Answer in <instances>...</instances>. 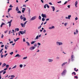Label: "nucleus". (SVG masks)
<instances>
[{"label": "nucleus", "mask_w": 79, "mask_h": 79, "mask_svg": "<svg viewBox=\"0 0 79 79\" xmlns=\"http://www.w3.org/2000/svg\"><path fill=\"white\" fill-rule=\"evenodd\" d=\"M4 72V70H1V71H0V76H2V73H3Z\"/></svg>", "instance_id": "obj_7"}, {"label": "nucleus", "mask_w": 79, "mask_h": 79, "mask_svg": "<svg viewBox=\"0 0 79 79\" xmlns=\"http://www.w3.org/2000/svg\"><path fill=\"white\" fill-rule=\"evenodd\" d=\"M34 47H37V44H34Z\"/></svg>", "instance_id": "obj_31"}, {"label": "nucleus", "mask_w": 79, "mask_h": 79, "mask_svg": "<svg viewBox=\"0 0 79 79\" xmlns=\"http://www.w3.org/2000/svg\"><path fill=\"white\" fill-rule=\"evenodd\" d=\"M53 28H55V27L52 26V27H49V29H53Z\"/></svg>", "instance_id": "obj_10"}, {"label": "nucleus", "mask_w": 79, "mask_h": 79, "mask_svg": "<svg viewBox=\"0 0 79 79\" xmlns=\"http://www.w3.org/2000/svg\"><path fill=\"white\" fill-rule=\"evenodd\" d=\"M12 20H10V21H9L8 23H7V24H10L11 23H12Z\"/></svg>", "instance_id": "obj_15"}, {"label": "nucleus", "mask_w": 79, "mask_h": 79, "mask_svg": "<svg viewBox=\"0 0 79 79\" xmlns=\"http://www.w3.org/2000/svg\"><path fill=\"white\" fill-rule=\"evenodd\" d=\"M15 10L17 11H18L19 10V8H18V7H17L16 8Z\"/></svg>", "instance_id": "obj_11"}, {"label": "nucleus", "mask_w": 79, "mask_h": 79, "mask_svg": "<svg viewBox=\"0 0 79 79\" xmlns=\"http://www.w3.org/2000/svg\"><path fill=\"white\" fill-rule=\"evenodd\" d=\"M23 42H26V40H25V39L24 38L23 40Z\"/></svg>", "instance_id": "obj_56"}, {"label": "nucleus", "mask_w": 79, "mask_h": 79, "mask_svg": "<svg viewBox=\"0 0 79 79\" xmlns=\"http://www.w3.org/2000/svg\"><path fill=\"white\" fill-rule=\"evenodd\" d=\"M42 21H45V19H44V18H42Z\"/></svg>", "instance_id": "obj_46"}, {"label": "nucleus", "mask_w": 79, "mask_h": 79, "mask_svg": "<svg viewBox=\"0 0 79 79\" xmlns=\"http://www.w3.org/2000/svg\"><path fill=\"white\" fill-rule=\"evenodd\" d=\"M7 55H8V54H7V53H6V54H5V55H4V57H6V56H7Z\"/></svg>", "instance_id": "obj_41"}, {"label": "nucleus", "mask_w": 79, "mask_h": 79, "mask_svg": "<svg viewBox=\"0 0 79 79\" xmlns=\"http://www.w3.org/2000/svg\"><path fill=\"white\" fill-rule=\"evenodd\" d=\"M64 25L65 26H66V25H67V23H65L64 24Z\"/></svg>", "instance_id": "obj_58"}, {"label": "nucleus", "mask_w": 79, "mask_h": 79, "mask_svg": "<svg viewBox=\"0 0 79 79\" xmlns=\"http://www.w3.org/2000/svg\"><path fill=\"white\" fill-rule=\"evenodd\" d=\"M19 56H20L19 55V54H17L15 56V57H19Z\"/></svg>", "instance_id": "obj_12"}, {"label": "nucleus", "mask_w": 79, "mask_h": 79, "mask_svg": "<svg viewBox=\"0 0 79 79\" xmlns=\"http://www.w3.org/2000/svg\"><path fill=\"white\" fill-rule=\"evenodd\" d=\"M20 24H21V26L22 27H24V24H23V23H21Z\"/></svg>", "instance_id": "obj_16"}, {"label": "nucleus", "mask_w": 79, "mask_h": 79, "mask_svg": "<svg viewBox=\"0 0 79 79\" xmlns=\"http://www.w3.org/2000/svg\"><path fill=\"white\" fill-rule=\"evenodd\" d=\"M10 10H12V8H9L8 9V12H9L10 11Z\"/></svg>", "instance_id": "obj_22"}, {"label": "nucleus", "mask_w": 79, "mask_h": 79, "mask_svg": "<svg viewBox=\"0 0 79 79\" xmlns=\"http://www.w3.org/2000/svg\"><path fill=\"white\" fill-rule=\"evenodd\" d=\"M27 56L24 57L23 58V60H26V59H27Z\"/></svg>", "instance_id": "obj_25"}, {"label": "nucleus", "mask_w": 79, "mask_h": 79, "mask_svg": "<svg viewBox=\"0 0 79 79\" xmlns=\"http://www.w3.org/2000/svg\"><path fill=\"white\" fill-rule=\"evenodd\" d=\"M38 45H40L41 44L39 43H38Z\"/></svg>", "instance_id": "obj_59"}, {"label": "nucleus", "mask_w": 79, "mask_h": 79, "mask_svg": "<svg viewBox=\"0 0 79 79\" xmlns=\"http://www.w3.org/2000/svg\"><path fill=\"white\" fill-rule=\"evenodd\" d=\"M39 39V36H37L35 38V39Z\"/></svg>", "instance_id": "obj_40"}, {"label": "nucleus", "mask_w": 79, "mask_h": 79, "mask_svg": "<svg viewBox=\"0 0 79 79\" xmlns=\"http://www.w3.org/2000/svg\"><path fill=\"white\" fill-rule=\"evenodd\" d=\"M66 70H64L63 72L61 73L62 76H63V75H65L66 74Z\"/></svg>", "instance_id": "obj_1"}, {"label": "nucleus", "mask_w": 79, "mask_h": 79, "mask_svg": "<svg viewBox=\"0 0 79 79\" xmlns=\"http://www.w3.org/2000/svg\"><path fill=\"white\" fill-rule=\"evenodd\" d=\"M56 44L57 45H63V43L62 42H57Z\"/></svg>", "instance_id": "obj_3"}, {"label": "nucleus", "mask_w": 79, "mask_h": 79, "mask_svg": "<svg viewBox=\"0 0 79 79\" xmlns=\"http://www.w3.org/2000/svg\"><path fill=\"white\" fill-rule=\"evenodd\" d=\"M67 7H68V8H70V5H68L67 6Z\"/></svg>", "instance_id": "obj_62"}, {"label": "nucleus", "mask_w": 79, "mask_h": 79, "mask_svg": "<svg viewBox=\"0 0 79 79\" xmlns=\"http://www.w3.org/2000/svg\"><path fill=\"white\" fill-rule=\"evenodd\" d=\"M42 27V26L40 25V27H38V29H40V28Z\"/></svg>", "instance_id": "obj_42"}, {"label": "nucleus", "mask_w": 79, "mask_h": 79, "mask_svg": "<svg viewBox=\"0 0 79 79\" xmlns=\"http://www.w3.org/2000/svg\"><path fill=\"white\" fill-rule=\"evenodd\" d=\"M78 30H77V29L76 30V32H77V33H78Z\"/></svg>", "instance_id": "obj_43"}, {"label": "nucleus", "mask_w": 79, "mask_h": 79, "mask_svg": "<svg viewBox=\"0 0 79 79\" xmlns=\"http://www.w3.org/2000/svg\"><path fill=\"white\" fill-rule=\"evenodd\" d=\"M6 71H5L3 73V74H5L6 73Z\"/></svg>", "instance_id": "obj_47"}, {"label": "nucleus", "mask_w": 79, "mask_h": 79, "mask_svg": "<svg viewBox=\"0 0 79 79\" xmlns=\"http://www.w3.org/2000/svg\"><path fill=\"white\" fill-rule=\"evenodd\" d=\"M26 43L27 44L28 46H30V44L29 43V42H26Z\"/></svg>", "instance_id": "obj_17"}, {"label": "nucleus", "mask_w": 79, "mask_h": 79, "mask_svg": "<svg viewBox=\"0 0 79 79\" xmlns=\"http://www.w3.org/2000/svg\"><path fill=\"white\" fill-rule=\"evenodd\" d=\"M22 10H23V11H25V10H26V8H22Z\"/></svg>", "instance_id": "obj_48"}, {"label": "nucleus", "mask_w": 79, "mask_h": 79, "mask_svg": "<svg viewBox=\"0 0 79 79\" xmlns=\"http://www.w3.org/2000/svg\"><path fill=\"white\" fill-rule=\"evenodd\" d=\"M27 21H26L24 23V27H25V25H26V23H27Z\"/></svg>", "instance_id": "obj_24"}, {"label": "nucleus", "mask_w": 79, "mask_h": 79, "mask_svg": "<svg viewBox=\"0 0 79 79\" xmlns=\"http://www.w3.org/2000/svg\"><path fill=\"white\" fill-rule=\"evenodd\" d=\"M3 35L2 34V36H1V38L2 39H3Z\"/></svg>", "instance_id": "obj_57"}, {"label": "nucleus", "mask_w": 79, "mask_h": 79, "mask_svg": "<svg viewBox=\"0 0 79 79\" xmlns=\"http://www.w3.org/2000/svg\"><path fill=\"white\" fill-rule=\"evenodd\" d=\"M23 21H26V18L25 17L23 18Z\"/></svg>", "instance_id": "obj_35"}, {"label": "nucleus", "mask_w": 79, "mask_h": 79, "mask_svg": "<svg viewBox=\"0 0 79 79\" xmlns=\"http://www.w3.org/2000/svg\"><path fill=\"white\" fill-rule=\"evenodd\" d=\"M35 47L34 46H32L30 48V50H33L35 48Z\"/></svg>", "instance_id": "obj_4"}, {"label": "nucleus", "mask_w": 79, "mask_h": 79, "mask_svg": "<svg viewBox=\"0 0 79 79\" xmlns=\"http://www.w3.org/2000/svg\"><path fill=\"white\" fill-rule=\"evenodd\" d=\"M11 26V23H9V27H10Z\"/></svg>", "instance_id": "obj_54"}, {"label": "nucleus", "mask_w": 79, "mask_h": 79, "mask_svg": "<svg viewBox=\"0 0 79 79\" xmlns=\"http://www.w3.org/2000/svg\"><path fill=\"white\" fill-rule=\"evenodd\" d=\"M36 41H32V42H31V44H34L35 43V42Z\"/></svg>", "instance_id": "obj_23"}, {"label": "nucleus", "mask_w": 79, "mask_h": 79, "mask_svg": "<svg viewBox=\"0 0 79 79\" xmlns=\"http://www.w3.org/2000/svg\"><path fill=\"white\" fill-rule=\"evenodd\" d=\"M9 54H10V55H12L13 54V52H10Z\"/></svg>", "instance_id": "obj_32"}, {"label": "nucleus", "mask_w": 79, "mask_h": 79, "mask_svg": "<svg viewBox=\"0 0 79 79\" xmlns=\"http://www.w3.org/2000/svg\"><path fill=\"white\" fill-rule=\"evenodd\" d=\"M51 8L52 9L53 11H55V7L52 6Z\"/></svg>", "instance_id": "obj_9"}, {"label": "nucleus", "mask_w": 79, "mask_h": 79, "mask_svg": "<svg viewBox=\"0 0 79 79\" xmlns=\"http://www.w3.org/2000/svg\"><path fill=\"white\" fill-rule=\"evenodd\" d=\"M46 32V30H44L43 31V32L45 33Z\"/></svg>", "instance_id": "obj_63"}, {"label": "nucleus", "mask_w": 79, "mask_h": 79, "mask_svg": "<svg viewBox=\"0 0 79 79\" xmlns=\"http://www.w3.org/2000/svg\"><path fill=\"white\" fill-rule=\"evenodd\" d=\"M76 68H75L74 69V71H75L76 72H77V71H78V69H77L76 70Z\"/></svg>", "instance_id": "obj_27"}, {"label": "nucleus", "mask_w": 79, "mask_h": 79, "mask_svg": "<svg viewBox=\"0 0 79 79\" xmlns=\"http://www.w3.org/2000/svg\"><path fill=\"white\" fill-rule=\"evenodd\" d=\"M19 66L20 68H23V65L21 64Z\"/></svg>", "instance_id": "obj_38"}, {"label": "nucleus", "mask_w": 79, "mask_h": 79, "mask_svg": "<svg viewBox=\"0 0 79 79\" xmlns=\"http://www.w3.org/2000/svg\"><path fill=\"white\" fill-rule=\"evenodd\" d=\"M49 62H52V61H53V60L52 59H49L48 60Z\"/></svg>", "instance_id": "obj_21"}, {"label": "nucleus", "mask_w": 79, "mask_h": 79, "mask_svg": "<svg viewBox=\"0 0 79 79\" xmlns=\"http://www.w3.org/2000/svg\"><path fill=\"white\" fill-rule=\"evenodd\" d=\"M7 68H5V69H4V71H5V70H7Z\"/></svg>", "instance_id": "obj_61"}, {"label": "nucleus", "mask_w": 79, "mask_h": 79, "mask_svg": "<svg viewBox=\"0 0 79 79\" xmlns=\"http://www.w3.org/2000/svg\"><path fill=\"white\" fill-rule=\"evenodd\" d=\"M77 3H78V2H77V1H76L75 3V5L77 8Z\"/></svg>", "instance_id": "obj_6"}, {"label": "nucleus", "mask_w": 79, "mask_h": 79, "mask_svg": "<svg viewBox=\"0 0 79 79\" xmlns=\"http://www.w3.org/2000/svg\"><path fill=\"white\" fill-rule=\"evenodd\" d=\"M39 19H41V16H39Z\"/></svg>", "instance_id": "obj_44"}, {"label": "nucleus", "mask_w": 79, "mask_h": 79, "mask_svg": "<svg viewBox=\"0 0 79 79\" xmlns=\"http://www.w3.org/2000/svg\"><path fill=\"white\" fill-rule=\"evenodd\" d=\"M46 21H49V19H46Z\"/></svg>", "instance_id": "obj_64"}, {"label": "nucleus", "mask_w": 79, "mask_h": 79, "mask_svg": "<svg viewBox=\"0 0 79 79\" xmlns=\"http://www.w3.org/2000/svg\"><path fill=\"white\" fill-rule=\"evenodd\" d=\"M74 77L75 78H76V79H78V77H77V76H75V77Z\"/></svg>", "instance_id": "obj_50"}, {"label": "nucleus", "mask_w": 79, "mask_h": 79, "mask_svg": "<svg viewBox=\"0 0 79 79\" xmlns=\"http://www.w3.org/2000/svg\"><path fill=\"white\" fill-rule=\"evenodd\" d=\"M6 68L8 69V68L9 67V65H6Z\"/></svg>", "instance_id": "obj_26"}, {"label": "nucleus", "mask_w": 79, "mask_h": 79, "mask_svg": "<svg viewBox=\"0 0 79 79\" xmlns=\"http://www.w3.org/2000/svg\"><path fill=\"white\" fill-rule=\"evenodd\" d=\"M49 5H53V4H52V3H51V2H49Z\"/></svg>", "instance_id": "obj_51"}, {"label": "nucleus", "mask_w": 79, "mask_h": 79, "mask_svg": "<svg viewBox=\"0 0 79 79\" xmlns=\"http://www.w3.org/2000/svg\"><path fill=\"white\" fill-rule=\"evenodd\" d=\"M3 50V48H2V49H1L0 51V53H1L2 52V51Z\"/></svg>", "instance_id": "obj_33"}, {"label": "nucleus", "mask_w": 79, "mask_h": 79, "mask_svg": "<svg viewBox=\"0 0 79 79\" xmlns=\"http://www.w3.org/2000/svg\"><path fill=\"white\" fill-rule=\"evenodd\" d=\"M1 58H3V56H4L3 55H1Z\"/></svg>", "instance_id": "obj_45"}, {"label": "nucleus", "mask_w": 79, "mask_h": 79, "mask_svg": "<svg viewBox=\"0 0 79 79\" xmlns=\"http://www.w3.org/2000/svg\"><path fill=\"white\" fill-rule=\"evenodd\" d=\"M10 8H12V7H13V6H12V5L11 4H10L9 6Z\"/></svg>", "instance_id": "obj_36"}, {"label": "nucleus", "mask_w": 79, "mask_h": 79, "mask_svg": "<svg viewBox=\"0 0 79 79\" xmlns=\"http://www.w3.org/2000/svg\"><path fill=\"white\" fill-rule=\"evenodd\" d=\"M66 63H64L63 64H62V66H64V65L65 64H66Z\"/></svg>", "instance_id": "obj_39"}, {"label": "nucleus", "mask_w": 79, "mask_h": 79, "mask_svg": "<svg viewBox=\"0 0 79 79\" xmlns=\"http://www.w3.org/2000/svg\"><path fill=\"white\" fill-rule=\"evenodd\" d=\"M20 19H23V15H21L20 16Z\"/></svg>", "instance_id": "obj_28"}, {"label": "nucleus", "mask_w": 79, "mask_h": 79, "mask_svg": "<svg viewBox=\"0 0 79 79\" xmlns=\"http://www.w3.org/2000/svg\"><path fill=\"white\" fill-rule=\"evenodd\" d=\"M16 66H17L16 65H15L14 67L12 68V69H15V68H16Z\"/></svg>", "instance_id": "obj_29"}, {"label": "nucleus", "mask_w": 79, "mask_h": 79, "mask_svg": "<svg viewBox=\"0 0 79 79\" xmlns=\"http://www.w3.org/2000/svg\"><path fill=\"white\" fill-rule=\"evenodd\" d=\"M72 74H73L74 75H76V74L75 73V72H74L72 73Z\"/></svg>", "instance_id": "obj_30"}, {"label": "nucleus", "mask_w": 79, "mask_h": 79, "mask_svg": "<svg viewBox=\"0 0 79 79\" xmlns=\"http://www.w3.org/2000/svg\"><path fill=\"white\" fill-rule=\"evenodd\" d=\"M46 6H47V5H46V4H45V5L44 6V8H46Z\"/></svg>", "instance_id": "obj_60"}, {"label": "nucleus", "mask_w": 79, "mask_h": 79, "mask_svg": "<svg viewBox=\"0 0 79 79\" xmlns=\"http://www.w3.org/2000/svg\"><path fill=\"white\" fill-rule=\"evenodd\" d=\"M75 20H77L78 19V18L77 17H76V18H75Z\"/></svg>", "instance_id": "obj_52"}, {"label": "nucleus", "mask_w": 79, "mask_h": 79, "mask_svg": "<svg viewBox=\"0 0 79 79\" xmlns=\"http://www.w3.org/2000/svg\"><path fill=\"white\" fill-rule=\"evenodd\" d=\"M8 46L6 45L5 46V49L6 50H7L8 49Z\"/></svg>", "instance_id": "obj_8"}, {"label": "nucleus", "mask_w": 79, "mask_h": 79, "mask_svg": "<svg viewBox=\"0 0 79 79\" xmlns=\"http://www.w3.org/2000/svg\"><path fill=\"white\" fill-rule=\"evenodd\" d=\"M15 30L16 31H19V28H16L15 29Z\"/></svg>", "instance_id": "obj_19"}, {"label": "nucleus", "mask_w": 79, "mask_h": 79, "mask_svg": "<svg viewBox=\"0 0 79 79\" xmlns=\"http://www.w3.org/2000/svg\"><path fill=\"white\" fill-rule=\"evenodd\" d=\"M17 13H20V14L21 13V11L19 10V11H18V12H17Z\"/></svg>", "instance_id": "obj_37"}, {"label": "nucleus", "mask_w": 79, "mask_h": 79, "mask_svg": "<svg viewBox=\"0 0 79 79\" xmlns=\"http://www.w3.org/2000/svg\"><path fill=\"white\" fill-rule=\"evenodd\" d=\"M67 3V2L66 1L64 3V5H66Z\"/></svg>", "instance_id": "obj_55"}, {"label": "nucleus", "mask_w": 79, "mask_h": 79, "mask_svg": "<svg viewBox=\"0 0 79 79\" xmlns=\"http://www.w3.org/2000/svg\"><path fill=\"white\" fill-rule=\"evenodd\" d=\"M6 64H5V63H4L2 65V68H3V67L5 66H6Z\"/></svg>", "instance_id": "obj_14"}, {"label": "nucleus", "mask_w": 79, "mask_h": 79, "mask_svg": "<svg viewBox=\"0 0 79 79\" xmlns=\"http://www.w3.org/2000/svg\"><path fill=\"white\" fill-rule=\"evenodd\" d=\"M3 47H4V45H2L1 46V47L2 48H3Z\"/></svg>", "instance_id": "obj_53"}, {"label": "nucleus", "mask_w": 79, "mask_h": 79, "mask_svg": "<svg viewBox=\"0 0 79 79\" xmlns=\"http://www.w3.org/2000/svg\"><path fill=\"white\" fill-rule=\"evenodd\" d=\"M19 32L21 34H24V31H23L22 32V31H20Z\"/></svg>", "instance_id": "obj_18"}, {"label": "nucleus", "mask_w": 79, "mask_h": 79, "mask_svg": "<svg viewBox=\"0 0 79 79\" xmlns=\"http://www.w3.org/2000/svg\"><path fill=\"white\" fill-rule=\"evenodd\" d=\"M37 18L36 16H35L32 17L30 19V21H33V20H34V19H35Z\"/></svg>", "instance_id": "obj_2"}, {"label": "nucleus", "mask_w": 79, "mask_h": 79, "mask_svg": "<svg viewBox=\"0 0 79 79\" xmlns=\"http://www.w3.org/2000/svg\"><path fill=\"white\" fill-rule=\"evenodd\" d=\"M41 16H42V17H43V18H46V15L42 14H41Z\"/></svg>", "instance_id": "obj_5"}, {"label": "nucleus", "mask_w": 79, "mask_h": 79, "mask_svg": "<svg viewBox=\"0 0 79 79\" xmlns=\"http://www.w3.org/2000/svg\"><path fill=\"white\" fill-rule=\"evenodd\" d=\"M71 17V15H69L68 16V17L67 18V19H70V18Z\"/></svg>", "instance_id": "obj_13"}, {"label": "nucleus", "mask_w": 79, "mask_h": 79, "mask_svg": "<svg viewBox=\"0 0 79 79\" xmlns=\"http://www.w3.org/2000/svg\"><path fill=\"white\" fill-rule=\"evenodd\" d=\"M46 7L48 8H50V6H49L48 5V4H46Z\"/></svg>", "instance_id": "obj_34"}, {"label": "nucleus", "mask_w": 79, "mask_h": 79, "mask_svg": "<svg viewBox=\"0 0 79 79\" xmlns=\"http://www.w3.org/2000/svg\"><path fill=\"white\" fill-rule=\"evenodd\" d=\"M61 3V1L57 2V3Z\"/></svg>", "instance_id": "obj_49"}, {"label": "nucleus", "mask_w": 79, "mask_h": 79, "mask_svg": "<svg viewBox=\"0 0 79 79\" xmlns=\"http://www.w3.org/2000/svg\"><path fill=\"white\" fill-rule=\"evenodd\" d=\"M73 57H74V56L73 55H72L71 56V60L72 61L73 60Z\"/></svg>", "instance_id": "obj_20"}]
</instances>
